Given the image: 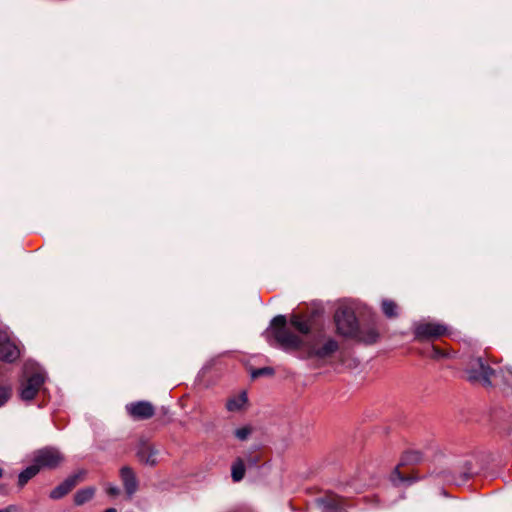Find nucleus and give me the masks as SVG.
I'll use <instances>...</instances> for the list:
<instances>
[{
  "instance_id": "4468645a",
  "label": "nucleus",
  "mask_w": 512,
  "mask_h": 512,
  "mask_svg": "<svg viewBox=\"0 0 512 512\" xmlns=\"http://www.w3.org/2000/svg\"><path fill=\"white\" fill-rule=\"evenodd\" d=\"M316 502L319 506L333 512H347L342 509V499L333 493H328L321 498H317Z\"/></svg>"
},
{
  "instance_id": "5701e85b",
  "label": "nucleus",
  "mask_w": 512,
  "mask_h": 512,
  "mask_svg": "<svg viewBox=\"0 0 512 512\" xmlns=\"http://www.w3.org/2000/svg\"><path fill=\"white\" fill-rule=\"evenodd\" d=\"M69 494L64 484L61 482L53 490H51L49 497L53 500H59Z\"/></svg>"
},
{
  "instance_id": "c85d7f7f",
  "label": "nucleus",
  "mask_w": 512,
  "mask_h": 512,
  "mask_svg": "<svg viewBox=\"0 0 512 512\" xmlns=\"http://www.w3.org/2000/svg\"><path fill=\"white\" fill-rule=\"evenodd\" d=\"M12 509H13V507H12V506H9V507H7V508L0 509V512H11V511H12Z\"/></svg>"
},
{
  "instance_id": "393cba45",
  "label": "nucleus",
  "mask_w": 512,
  "mask_h": 512,
  "mask_svg": "<svg viewBox=\"0 0 512 512\" xmlns=\"http://www.w3.org/2000/svg\"><path fill=\"white\" fill-rule=\"evenodd\" d=\"M12 396L11 385L0 386V407L5 405Z\"/></svg>"
},
{
  "instance_id": "f03ea898",
  "label": "nucleus",
  "mask_w": 512,
  "mask_h": 512,
  "mask_svg": "<svg viewBox=\"0 0 512 512\" xmlns=\"http://www.w3.org/2000/svg\"><path fill=\"white\" fill-rule=\"evenodd\" d=\"M465 373L470 383H478L484 387H491L492 378L496 375V371L482 357L471 358Z\"/></svg>"
},
{
  "instance_id": "9d476101",
  "label": "nucleus",
  "mask_w": 512,
  "mask_h": 512,
  "mask_svg": "<svg viewBox=\"0 0 512 512\" xmlns=\"http://www.w3.org/2000/svg\"><path fill=\"white\" fill-rule=\"evenodd\" d=\"M423 459L422 453L420 451H406L403 453L401 457L400 464L395 467L394 472L392 474L393 480L397 478L400 482H412L413 479L402 474L399 470V466H406V465H414L419 462H421Z\"/></svg>"
},
{
  "instance_id": "4be33fe9",
  "label": "nucleus",
  "mask_w": 512,
  "mask_h": 512,
  "mask_svg": "<svg viewBox=\"0 0 512 512\" xmlns=\"http://www.w3.org/2000/svg\"><path fill=\"white\" fill-rule=\"evenodd\" d=\"M253 430L254 429L251 425H245L243 427L237 428L234 431V436L240 441H246L253 433Z\"/></svg>"
},
{
  "instance_id": "bb28decb",
  "label": "nucleus",
  "mask_w": 512,
  "mask_h": 512,
  "mask_svg": "<svg viewBox=\"0 0 512 512\" xmlns=\"http://www.w3.org/2000/svg\"><path fill=\"white\" fill-rule=\"evenodd\" d=\"M244 461L249 467H258L261 461V456L257 453H248L245 455Z\"/></svg>"
},
{
  "instance_id": "c756f323",
  "label": "nucleus",
  "mask_w": 512,
  "mask_h": 512,
  "mask_svg": "<svg viewBox=\"0 0 512 512\" xmlns=\"http://www.w3.org/2000/svg\"><path fill=\"white\" fill-rule=\"evenodd\" d=\"M104 512H117L115 508H108Z\"/></svg>"
},
{
  "instance_id": "7c9ffc66",
  "label": "nucleus",
  "mask_w": 512,
  "mask_h": 512,
  "mask_svg": "<svg viewBox=\"0 0 512 512\" xmlns=\"http://www.w3.org/2000/svg\"><path fill=\"white\" fill-rule=\"evenodd\" d=\"M3 476V470L2 468L0 467V478Z\"/></svg>"
},
{
  "instance_id": "1a4fd4ad",
  "label": "nucleus",
  "mask_w": 512,
  "mask_h": 512,
  "mask_svg": "<svg viewBox=\"0 0 512 512\" xmlns=\"http://www.w3.org/2000/svg\"><path fill=\"white\" fill-rule=\"evenodd\" d=\"M126 496L131 499L138 491L139 481L134 470L130 466H123L119 471Z\"/></svg>"
},
{
  "instance_id": "f8f14e48",
  "label": "nucleus",
  "mask_w": 512,
  "mask_h": 512,
  "mask_svg": "<svg viewBox=\"0 0 512 512\" xmlns=\"http://www.w3.org/2000/svg\"><path fill=\"white\" fill-rule=\"evenodd\" d=\"M158 454L159 451L156 447L147 442H142L137 450L139 461L149 466H155L157 464Z\"/></svg>"
},
{
  "instance_id": "6e6552de",
  "label": "nucleus",
  "mask_w": 512,
  "mask_h": 512,
  "mask_svg": "<svg viewBox=\"0 0 512 512\" xmlns=\"http://www.w3.org/2000/svg\"><path fill=\"white\" fill-rule=\"evenodd\" d=\"M19 355V348L10 336L4 331H0V359L12 363L18 359Z\"/></svg>"
},
{
  "instance_id": "423d86ee",
  "label": "nucleus",
  "mask_w": 512,
  "mask_h": 512,
  "mask_svg": "<svg viewBox=\"0 0 512 512\" xmlns=\"http://www.w3.org/2000/svg\"><path fill=\"white\" fill-rule=\"evenodd\" d=\"M45 382V376L41 372H34L21 383L20 398L30 401L35 398Z\"/></svg>"
},
{
  "instance_id": "39448f33",
  "label": "nucleus",
  "mask_w": 512,
  "mask_h": 512,
  "mask_svg": "<svg viewBox=\"0 0 512 512\" xmlns=\"http://www.w3.org/2000/svg\"><path fill=\"white\" fill-rule=\"evenodd\" d=\"M448 329L445 325L433 322L419 323L414 329L415 340L433 341L444 336Z\"/></svg>"
},
{
  "instance_id": "b1692460",
  "label": "nucleus",
  "mask_w": 512,
  "mask_h": 512,
  "mask_svg": "<svg viewBox=\"0 0 512 512\" xmlns=\"http://www.w3.org/2000/svg\"><path fill=\"white\" fill-rule=\"evenodd\" d=\"M274 374H275V371L272 367L256 368L251 371V377L253 379H257V378L263 377V376H273Z\"/></svg>"
},
{
  "instance_id": "ddd939ff",
  "label": "nucleus",
  "mask_w": 512,
  "mask_h": 512,
  "mask_svg": "<svg viewBox=\"0 0 512 512\" xmlns=\"http://www.w3.org/2000/svg\"><path fill=\"white\" fill-rule=\"evenodd\" d=\"M379 337V331L377 330L374 324H371L367 326L359 325V332L357 333V335L352 336V339H355L367 345H371L376 343Z\"/></svg>"
},
{
  "instance_id": "f257e3e1",
  "label": "nucleus",
  "mask_w": 512,
  "mask_h": 512,
  "mask_svg": "<svg viewBox=\"0 0 512 512\" xmlns=\"http://www.w3.org/2000/svg\"><path fill=\"white\" fill-rule=\"evenodd\" d=\"M270 335L284 351H299V358L325 360L339 350V343L318 331L314 335L302 338L288 327L285 315H277L270 322Z\"/></svg>"
},
{
  "instance_id": "2eb2a0df",
  "label": "nucleus",
  "mask_w": 512,
  "mask_h": 512,
  "mask_svg": "<svg viewBox=\"0 0 512 512\" xmlns=\"http://www.w3.org/2000/svg\"><path fill=\"white\" fill-rule=\"evenodd\" d=\"M39 474V469L31 463L28 467H26L23 471H21L18 475L17 486L22 489L31 479H33L36 475Z\"/></svg>"
},
{
  "instance_id": "0eeeda50",
  "label": "nucleus",
  "mask_w": 512,
  "mask_h": 512,
  "mask_svg": "<svg viewBox=\"0 0 512 512\" xmlns=\"http://www.w3.org/2000/svg\"><path fill=\"white\" fill-rule=\"evenodd\" d=\"M290 325L302 334V338H307L314 335L316 332H312L313 328V317L312 315L293 313L289 318Z\"/></svg>"
},
{
  "instance_id": "aec40b11",
  "label": "nucleus",
  "mask_w": 512,
  "mask_h": 512,
  "mask_svg": "<svg viewBox=\"0 0 512 512\" xmlns=\"http://www.w3.org/2000/svg\"><path fill=\"white\" fill-rule=\"evenodd\" d=\"M381 307L387 318H396L398 316V305L394 301L385 299L382 301Z\"/></svg>"
},
{
  "instance_id": "a878e982",
  "label": "nucleus",
  "mask_w": 512,
  "mask_h": 512,
  "mask_svg": "<svg viewBox=\"0 0 512 512\" xmlns=\"http://www.w3.org/2000/svg\"><path fill=\"white\" fill-rule=\"evenodd\" d=\"M427 355L432 359L436 360L448 357V353L445 350L435 345L431 346L430 351L427 353Z\"/></svg>"
},
{
  "instance_id": "f3484780",
  "label": "nucleus",
  "mask_w": 512,
  "mask_h": 512,
  "mask_svg": "<svg viewBox=\"0 0 512 512\" xmlns=\"http://www.w3.org/2000/svg\"><path fill=\"white\" fill-rule=\"evenodd\" d=\"M245 476V461L237 457L231 467V477L234 482L241 481Z\"/></svg>"
},
{
  "instance_id": "20e7f679",
  "label": "nucleus",
  "mask_w": 512,
  "mask_h": 512,
  "mask_svg": "<svg viewBox=\"0 0 512 512\" xmlns=\"http://www.w3.org/2000/svg\"><path fill=\"white\" fill-rule=\"evenodd\" d=\"M334 320L338 334L352 338L359 332V322L356 314L350 307H341L336 310Z\"/></svg>"
},
{
  "instance_id": "dca6fc26",
  "label": "nucleus",
  "mask_w": 512,
  "mask_h": 512,
  "mask_svg": "<svg viewBox=\"0 0 512 512\" xmlns=\"http://www.w3.org/2000/svg\"><path fill=\"white\" fill-rule=\"evenodd\" d=\"M95 495L94 487H86L78 490L74 494V503L77 506H82L85 503L89 502Z\"/></svg>"
},
{
  "instance_id": "412c9836",
  "label": "nucleus",
  "mask_w": 512,
  "mask_h": 512,
  "mask_svg": "<svg viewBox=\"0 0 512 512\" xmlns=\"http://www.w3.org/2000/svg\"><path fill=\"white\" fill-rule=\"evenodd\" d=\"M473 476L472 472V464L469 461H466L463 466V471L461 472L459 479H455L454 481L460 485L468 481Z\"/></svg>"
},
{
  "instance_id": "cd10ccee",
  "label": "nucleus",
  "mask_w": 512,
  "mask_h": 512,
  "mask_svg": "<svg viewBox=\"0 0 512 512\" xmlns=\"http://www.w3.org/2000/svg\"><path fill=\"white\" fill-rule=\"evenodd\" d=\"M107 494L112 497H116L120 494V489L117 486H109L106 490Z\"/></svg>"
},
{
  "instance_id": "6ab92c4d",
  "label": "nucleus",
  "mask_w": 512,
  "mask_h": 512,
  "mask_svg": "<svg viewBox=\"0 0 512 512\" xmlns=\"http://www.w3.org/2000/svg\"><path fill=\"white\" fill-rule=\"evenodd\" d=\"M85 471H79L68 476L62 483L64 484L67 491L70 493L80 482L83 481Z\"/></svg>"
},
{
  "instance_id": "9b49d317",
  "label": "nucleus",
  "mask_w": 512,
  "mask_h": 512,
  "mask_svg": "<svg viewBox=\"0 0 512 512\" xmlns=\"http://www.w3.org/2000/svg\"><path fill=\"white\" fill-rule=\"evenodd\" d=\"M129 415L135 420L150 419L154 413V406L148 401H137L126 406Z\"/></svg>"
},
{
  "instance_id": "a211bd4d",
  "label": "nucleus",
  "mask_w": 512,
  "mask_h": 512,
  "mask_svg": "<svg viewBox=\"0 0 512 512\" xmlns=\"http://www.w3.org/2000/svg\"><path fill=\"white\" fill-rule=\"evenodd\" d=\"M247 402L246 392L240 393L236 397H232L226 402V409L230 412H235L240 410L243 405Z\"/></svg>"
},
{
  "instance_id": "7ed1b4c3",
  "label": "nucleus",
  "mask_w": 512,
  "mask_h": 512,
  "mask_svg": "<svg viewBox=\"0 0 512 512\" xmlns=\"http://www.w3.org/2000/svg\"><path fill=\"white\" fill-rule=\"evenodd\" d=\"M65 461V455L55 446H45L33 452L32 462L41 470H55Z\"/></svg>"
}]
</instances>
